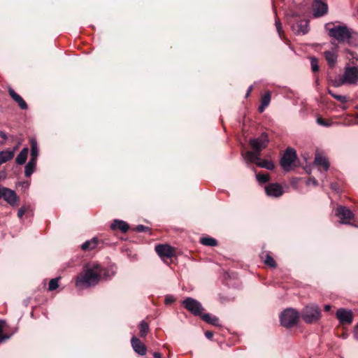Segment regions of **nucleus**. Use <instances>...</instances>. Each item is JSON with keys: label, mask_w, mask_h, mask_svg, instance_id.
I'll list each match as a JSON object with an SVG mask.
<instances>
[{"label": "nucleus", "mask_w": 358, "mask_h": 358, "mask_svg": "<svg viewBox=\"0 0 358 358\" xmlns=\"http://www.w3.org/2000/svg\"><path fill=\"white\" fill-rule=\"evenodd\" d=\"M153 356L155 358H162V355L159 352H155Z\"/></svg>", "instance_id": "47"}, {"label": "nucleus", "mask_w": 358, "mask_h": 358, "mask_svg": "<svg viewBox=\"0 0 358 358\" xmlns=\"http://www.w3.org/2000/svg\"><path fill=\"white\" fill-rule=\"evenodd\" d=\"M324 309L325 311H329L331 309V306L330 305H325L324 307Z\"/></svg>", "instance_id": "48"}, {"label": "nucleus", "mask_w": 358, "mask_h": 358, "mask_svg": "<svg viewBox=\"0 0 358 358\" xmlns=\"http://www.w3.org/2000/svg\"><path fill=\"white\" fill-rule=\"evenodd\" d=\"M110 228L113 230L119 229L122 232L125 233L129 229V224L123 220H115L111 224Z\"/></svg>", "instance_id": "21"}, {"label": "nucleus", "mask_w": 358, "mask_h": 358, "mask_svg": "<svg viewBox=\"0 0 358 358\" xmlns=\"http://www.w3.org/2000/svg\"><path fill=\"white\" fill-rule=\"evenodd\" d=\"M328 11V6L326 3L315 0L313 3V13L316 17L324 15Z\"/></svg>", "instance_id": "14"}, {"label": "nucleus", "mask_w": 358, "mask_h": 358, "mask_svg": "<svg viewBox=\"0 0 358 358\" xmlns=\"http://www.w3.org/2000/svg\"><path fill=\"white\" fill-rule=\"evenodd\" d=\"M206 322L214 326H219V318L209 313H202L200 316Z\"/></svg>", "instance_id": "25"}, {"label": "nucleus", "mask_w": 358, "mask_h": 358, "mask_svg": "<svg viewBox=\"0 0 358 358\" xmlns=\"http://www.w3.org/2000/svg\"><path fill=\"white\" fill-rule=\"evenodd\" d=\"M0 137L3 138L4 140H6L8 138L6 134L3 131H0Z\"/></svg>", "instance_id": "45"}, {"label": "nucleus", "mask_w": 358, "mask_h": 358, "mask_svg": "<svg viewBox=\"0 0 358 358\" xmlns=\"http://www.w3.org/2000/svg\"><path fill=\"white\" fill-rule=\"evenodd\" d=\"M131 344L134 350L140 355H144L146 353V348L141 343L139 338L133 336L131 339Z\"/></svg>", "instance_id": "17"}, {"label": "nucleus", "mask_w": 358, "mask_h": 358, "mask_svg": "<svg viewBox=\"0 0 358 358\" xmlns=\"http://www.w3.org/2000/svg\"><path fill=\"white\" fill-rule=\"evenodd\" d=\"M268 142V136L266 132H263L257 138H250L249 143L253 150H248L242 153L245 163H248V161H255L258 159V155H260L262 150L267 147Z\"/></svg>", "instance_id": "3"}, {"label": "nucleus", "mask_w": 358, "mask_h": 358, "mask_svg": "<svg viewBox=\"0 0 358 358\" xmlns=\"http://www.w3.org/2000/svg\"><path fill=\"white\" fill-rule=\"evenodd\" d=\"M357 118H358V115H357Z\"/></svg>", "instance_id": "53"}, {"label": "nucleus", "mask_w": 358, "mask_h": 358, "mask_svg": "<svg viewBox=\"0 0 358 358\" xmlns=\"http://www.w3.org/2000/svg\"><path fill=\"white\" fill-rule=\"evenodd\" d=\"M275 27H276V29L278 33V35L280 38H282V34L283 31L282 29V26H281V23H280V20L278 19H275Z\"/></svg>", "instance_id": "37"}, {"label": "nucleus", "mask_w": 358, "mask_h": 358, "mask_svg": "<svg viewBox=\"0 0 358 358\" xmlns=\"http://www.w3.org/2000/svg\"><path fill=\"white\" fill-rule=\"evenodd\" d=\"M306 184L308 185H313L314 186H317L318 185V182L317 181V180L315 178H310L307 181H306Z\"/></svg>", "instance_id": "41"}, {"label": "nucleus", "mask_w": 358, "mask_h": 358, "mask_svg": "<svg viewBox=\"0 0 358 358\" xmlns=\"http://www.w3.org/2000/svg\"><path fill=\"white\" fill-rule=\"evenodd\" d=\"M331 188H332L333 189H335V190L336 189V185H335V184H331Z\"/></svg>", "instance_id": "50"}, {"label": "nucleus", "mask_w": 358, "mask_h": 358, "mask_svg": "<svg viewBox=\"0 0 358 358\" xmlns=\"http://www.w3.org/2000/svg\"><path fill=\"white\" fill-rule=\"evenodd\" d=\"M28 207L27 206H22L21 207L18 212H17V216L20 217V218H22L23 215L28 210Z\"/></svg>", "instance_id": "39"}, {"label": "nucleus", "mask_w": 358, "mask_h": 358, "mask_svg": "<svg viewBox=\"0 0 358 358\" xmlns=\"http://www.w3.org/2000/svg\"><path fill=\"white\" fill-rule=\"evenodd\" d=\"M296 159V152L293 148H287L280 160V165L285 171L292 169V165Z\"/></svg>", "instance_id": "9"}, {"label": "nucleus", "mask_w": 358, "mask_h": 358, "mask_svg": "<svg viewBox=\"0 0 358 358\" xmlns=\"http://www.w3.org/2000/svg\"><path fill=\"white\" fill-rule=\"evenodd\" d=\"M357 108L358 109V106L357 107Z\"/></svg>", "instance_id": "52"}, {"label": "nucleus", "mask_w": 358, "mask_h": 358, "mask_svg": "<svg viewBox=\"0 0 358 358\" xmlns=\"http://www.w3.org/2000/svg\"><path fill=\"white\" fill-rule=\"evenodd\" d=\"M59 278H52L50 280L49 285H48V290L49 291H53L59 287Z\"/></svg>", "instance_id": "33"}, {"label": "nucleus", "mask_w": 358, "mask_h": 358, "mask_svg": "<svg viewBox=\"0 0 358 358\" xmlns=\"http://www.w3.org/2000/svg\"><path fill=\"white\" fill-rule=\"evenodd\" d=\"M271 96L269 92L265 93L261 98V104L258 108L259 113H263L265 108L269 105Z\"/></svg>", "instance_id": "23"}, {"label": "nucleus", "mask_w": 358, "mask_h": 358, "mask_svg": "<svg viewBox=\"0 0 358 358\" xmlns=\"http://www.w3.org/2000/svg\"><path fill=\"white\" fill-rule=\"evenodd\" d=\"M321 310L317 305H310L304 308L302 312V319L306 323L315 322L320 318Z\"/></svg>", "instance_id": "6"}, {"label": "nucleus", "mask_w": 358, "mask_h": 358, "mask_svg": "<svg viewBox=\"0 0 358 358\" xmlns=\"http://www.w3.org/2000/svg\"><path fill=\"white\" fill-rule=\"evenodd\" d=\"M30 146H31V158L30 159H33L34 162H37V158L38 156V148L37 142L35 139H30Z\"/></svg>", "instance_id": "26"}, {"label": "nucleus", "mask_w": 358, "mask_h": 358, "mask_svg": "<svg viewBox=\"0 0 358 358\" xmlns=\"http://www.w3.org/2000/svg\"><path fill=\"white\" fill-rule=\"evenodd\" d=\"M264 263L265 264H266L269 267H271V268H275L276 266V263H275V261L274 260V259L269 255H266V258L264 259Z\"/></svg>", "instance_id": "34"}, {"label": "nucleus", "mask_w": 358, "mask_h": 358, "mask_svg": "<svg viewBox=\"0 0 358 358\" xmlns=\"http://www.w3.org/2000/svg\"><path fill=\"white\" fill-rule=\"evenodd\" d=\"M110 272L109 269L102 268L98 263L87 264L83 271L78 275L76 286L83 288L94 286L98 284L102 277L108 278L114 275L113 273L110 275Z\"/></svg>", "instance_id": "1"}, {"label": "nucleus", "mask_w": 358, "mask_h": 358, "mask_svg": "<svg viewBox=\"0 0 358 358\" xmlns=\"http://www.w3.org/2000/svg\"><path fill=\"white\" fill-rule=\"evenodd\" d=\"M182 304L194 315H201L203 308L199 301L191 297H187L182 301Z\"/></svg>", "instance_id": "7"}, {"label": "nucleus", "mask_w": 358, "mask_h": 358, "mask_svg": "<svg viewBox=\"0 0 358 358\" xmlns=\"http://www.w3.org/2000/svg\"><path fill=\"white\" fill-rule=\"evenodd\" d=\"M205 336L208 339H211L213 336V333L210 331H206L205 332Z\"/></svg>", "instance_id": "44"}, {"label": "nucleus", "mask_w": 358, "mask_h": 358, "mask_svg": "<svg viewBox=\"0 0 358 358\" xmlns=\"http://www.w3.org/2000/svg\"><path fill=\"white\" fill-rule=\"evenodd\" d=\"M36 166V162L33 161V159H29V161L24 167V176L26 177L31 176L35 171Z\"/></svg>", "instance_id": "28"}, {"label": "nucleus", "mask_w": 358, "mask_h": 358, "mask_svg": "<svg viewBox=\"0 0 358 358\" xmlns=\"http://www.w3.org/2000/svg\"><path fill=\"white\" fill-rule=\"evenodd\" d=\"M299 320L298 312L293 308L285 310L280 315V320L282 326L289 328L295 325Z\"/></svg>", "instance_id": "5"}, {"label": "nucleus", "mask_w": 358, "mask_h": 358, "mask_svg": "<svg viewBox=\"0 0 358 358\" xmlns=\"http://www.w3.org/2000/svg\"><path fill=\"white\" fill-rule=\"evenodd\" d=\"M138 327H139V330H140L139 336L141 337L146 336V335L148 334V333L149 331L148 324L146 322H145L144 320H142L140 322Z\"/></svg>", "instance_id": "29"}, {"label": "nucleus", "mask_w": 358, "mask_h": 358, "mask_svg": "<svg viewBox=\"0 0 358 358\" xmlns=\"http://www.w3.org/2000/svg\"><path fill=\"white\" fill-rule=\"evenodd\" d=\"M328 93L332 97H334L335 99H336L337 101H338L341 103H345L348 102V100H349V98L348 96H344V95H340V94H335L331 90H328Z\"/></svg>", "instance_id": "31"}, {"label": "nucleus", "mask_w": 358, "mask_h": 358, "mask_svg": "<svg viewBox=\"0 0 358 358\" xmlns=\"http://www.w3.org/2000/svg\"><path fill=\"white\" fill-rule=\"evenodd\" d=\"M28 152H29L28 148H24L20 151V152L17 155V156L15 159L16 163L19 165L24 164L27 161Z\"/></svg>", "instance_id": "27"}, {"label": "nucleus", "mask_w": 358, "mask_h": 358, "mask_svg": "<svg viewBox=\"0 0 358 358\" xmlns=\"http://www.w3.org/2000/svg\"><path fill=\"white\" fill-rule=\"evenodd\" d=\"M351 58L350 62L345 67V71L341 77L336 79L334 85L339 87L343 84L355 85L358 82V55L349 51Z\"/></svg>", "instance_id": "2"}, {"label": "nucleus", "mask_w": 358, "mask_h": 358, "mask_svg": "<svg viewBox=\"0 0 358 358\" xmlns=\"http://www.w3.org/2000/svg\"><path fill=\"white\" fill-rule=\"evenodd\" d=\"M30 182L29 181H23L19 183V186L22 189H27L29 188Z\"/></svg>", "instance_id": "42"}, {"label": "nucleus", "mask_w": 358, "mask_h": 358, "mask_svg": "<svg viewBox=\"0 0 358 358\" xmlns=\"http://www.w3.org/2000/svg\"><path fill=\"white\" fill-rule=\"evenodd\" d=\"M8 93L11 98L18 104L19 107L22 110L27 109V104L25 101L22 98L21 96L17 94L13 88L10 87L8 89Z\"/></svg>", "instance_id": "19"}, {"label": "nucleus", "mask_w": 358, "mask_h": 358, "mask_svg": "<svg viewBox=\"0 0 358 358\" xmlns=\"http://www.w3.org/2000/svg\"><path fill=\"white\" fill-rule=\"evenodd\" d=\"M175 301L174 296L171 295H166L165 296L164 303L166 305H170Z\"/></svg>", "instance_id": "38"}, {"label": "nucleus", "mask_w": 358, "mask_h": 358, "mask_svg": "<svg viewBox=\"0 0 358 358\" xmlns=\"http://www.w3.org/2000/svg\"><path fill=\"white\" fill-rule=\"evenodd\" d=\"M15 150H5L0 151V165L4 164L14 157Z\"/></svg>", "instance_id": "22"}, {"label": "nucleus", "mask_w": 358, "mask_h": 358, "mask_svg": "<svg viewBox=\"0 0 358 358\" xmlns=\"http://www.w3.org/2000/svg\"><path fill=\"white\" fill-rule=\"evenodd\" d=\"M148 230V227L142 224L137 225L135 227V231L138 232H145Z\"/></svg>", "instance_id": "40"}, {"label": "nucleus", "mask_w": 358, "mask_h": 358, "mask_svg": "<svg viewBox=\"0 0 358 358\" xmlns=\"http://www.w3.org/2000/svg\"><path fill=\"white\" fill-rule=\"evenodd\" d=\"M329 36L338 43H349L352 38V31L345 25L335 26L332 23H327L324 26Z\"/></svg>", "instance_id": "4"}, {"label": "nucleus", "mask_w": 358, "mask_h": 358, "mask_svg": "<svg viewBox=\"0 0 358 358\" xmlns=\"http://www.w3.org/2000/svg\"><path fill=\"white\" fill-rule=\"evenodd\" d=\"M155 251L162 259L171 258L174 255L173 248L168 245H157L155 246Z\"/></svg>", "instance_id": "16"}, {"label": "nucleus", "mask_w": 358, "mask_h": 358, "mask_svg": "<svg viewBox=\"0 0 358 358\" xmlns=\"http://www.w3.org/2000/svg\"><path fill=\"white\" fill-rule=\"evenodd\" d=\"M336 317L342 324H350L353 320L352 310L345 308H339L336 311Z\"/></svg>", "instance_id": "12"}, {"label": "nucleus", "mask_w": 358, "mask_h": 358, "mask_svg": "<svg viewBox=\"0 0 358 358\" xmlns=\"http://www.w3.org/2000/svg\"><path fill=\"white\" fill-rule=\"evenodd\" d=\"M16 149H17V147H15V148H13V150H15V151L16 150Z\"/></svg>", "instance_id": "51"}, {"label": "nucleus", "mask_w": 358, "mask_h": 358, "mask_svg": "<svg viewBox=\"0 0 358 358\" xmlns=\"http://www.w3.org/2000/svg\"><path fill=\"white\" fill-rule=\"evenodd\" d=\"M200 242L201 244L206 245V246L213 247V246H216L217 245V242L216 239H215L214 238H211V237H203L201 238Z\"/></svg>", "instance_id": "30"}, {"label": "nucleus", "mask_w": 358, "mask_h": 358, "mask_svg": "<svg viewBox=\"0 0 358 358\" xmlns=\"http://www.w3.org/2000/svg\"><path fill=\"white\" fill-rule=\"evenodd\" d=\"M3 199L11 206H17L19 198L15 192L4 187H0V199Z\"/></svg>", "instance_id": "10"}, {"label": "nucleus", "mask_w": 358, "mask_h": 358, "mask_svg": "<svg viewBox=\"0 0 358 358\" xmlns=\"http://www.w3.org/2000/svg\"><path fill=\"white\" fill-rule=\"evenodd\" d=\"M256 178L259 184H264L269 181L270 176L268 173H257Z\"/></svg>", "instance_id": "32"}, {"label": "nucleus", "mask_w": 358, "mask_h": 358, "mask_svg": "<svg viewBox=\"0 0 358 358\" xmlns=\"http://www.w3.org/2000/svg\"><path fill=\"white\" fill-rule=\"evenodd\" d=\"M252 90V85L250 86L249 88L247 90V92H246V94H245V96L248 97L250 96L251 92Z\"/></svg>", "instance_id": "46"}, {"label": "nucleus", "mask_w": 358, "mask_h": 358, "mask_svg": "<svg viewBox=\"0 0 358 358\" xmlns=\"http://www.w3.org/2000/svg\"><path fill=\"white\" fill-rule=\"evenodd\" d=\"M292 31L298 35H304L308 32V21L307 20H300L292 24Z\"/></svg>", "instance_id": "15"}, {"label": "nucleus", "mask_w": 358, "mask_h": 358, "mask_svg": "<svg viewBox=\"0 0 358 358\" xmlns=\"http://www.w3.org/2000/svg\"><path fill=\"white\" fill-rule=\"evenodd\" d=\"M335 215L340 219V223L343 224H352L351 220L354 218V213L347 207L339 206L335 209Z\"/></svg>", "instance_id": "8"}, {"label": "nucleus", "mask_w": 358, "mask_h": 358, "mask_svg": "<svg viewBox=\"0 0 358 358\" xmlns=\"http://www.w3.org/2000/svg\"><path fill=\"white\" fill-rule=\"evenodd\" d=\"M314 164L318 167L319 169L322 168L325 172L327 171L329 168V163L327 159L320 155H316Z\"/></svg>", "instance_id": "20"}, {"label": "nucleus", "mask_w": 358, "mask_h": 358, "mask_svg": "<svg viewBox=\"0 0 358 358\" xmlns=\"http://www.w3.org/2000/svg\"><path fill=\"white\" fill-rule=\"evenodd\" d=\"M250 163L256 164L258 166L264 168L268 170H273L275 167L274 164L271 161L262 159L259 157V155H258V159L255 161H248V163H246L248 167L249 168L250 167Z\"/></svg>", "instance_id": "18"}, {"label": "nucleus", "mask_w": 358, "mask_h": 358, "mask_svg": "<svg viewBox=\"0 0 358 358\" xmlns=\"http://www.w3.org/2000/svg\"><path fill=\"white\" fill-rule=\"evenodd\" d=\"M353 336L355 340L358 341V324L355 327Z\"/></svg>", "instance_id": "43"}, {"label": "nucleus", "mask_w": 358, "mask_h": 358, "mask_svg": "<svg viewBox=\"0 0 358 358\" xmlns=\"http://www.w3.org/2000/svg\"><path fill=\"white\" fill-rule=\"evenodd\" d=\"M98 245V239L94 237L90 240L86 241L81 245V249L84 251H90L94 249Z\"/></svg>", "instance_id": "24"}, {"label": "nucleus", "mask_w": 358, "mask_h": 358, "mask_svg": "<svg viewBox=\"0 0 358 358\" xmlns=\"http://www.w3.org/2000/svg\"><path fill=\"white\" fill-rule=\"evenodd\" d=\"M266 194L270 197L279 198L285 192L283 187L277 182H271L264 187Z\"/></svg>", "instance_id": "11"}, {"label": "nucleus", "mask_w": 358, "mask_h": 358, "mask_svg": "<svg viewBox=\"0 0 358 358\" xmlns=\"http://www.w3.org/2000/svg\"><path fill=\"white\" fill-rule=\"evenodd\" d=\"M316 122L318 124L323 127H330L331 125V122L330 121L326 120L320 116L317 117Z\"/></svg>", "instance_id": "36"}, {"label": "nucleus", "mask_w": 358, "mask_h": 358, "mask_svg": "<svg viewBox=\"0 0 358 358\" xmlns=\"http://www.w3.org/2000/svg\"><path fill=\"white\" fill-rule=\"evenodd\" d=\"M310 59L312 71L313 72H317L320 69L317 59L314 57H312L310 58Z\"/></svg>", "instance_id": "35"}, {"label": "nucleus", "mask_w": 358, "mask_h": 358, "mask_svg": "<svg viewBox=\"0 0 358 358\" xmlns=\"http://www.w3.org/2000/svg\"><path fill=\"white\" fill-rule=\"evenodd\" d=\"M338 45H334L330 50L324 52V58L329 67L333 68L337 63Z\"/></svg>", "instance_id": "13"}, {"label": "nucleus", "mask_w": 358, "mask_h": 358, "mask_svg": "<svg viewBox=\"0 0 358 358\" xmlns=\"http://www.w3.org/2000/svg\"><path fill=\"white\" fill-rule=\"evenodd\" d=\"M3 322L0 320V333L2 331Z\"/></svg>", "instance_id": "49"}]
</instances>
